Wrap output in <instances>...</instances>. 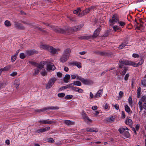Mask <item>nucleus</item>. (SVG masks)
Returning a JSON list of instances; mask_svg holds the SVG:
<instances>
[{
	"mask_svg": "<svg viewBox=\"0 0 146 146\" xmlns=\"http://www.w3.org/2000/svg\"><path fill=\"white\" fill-rule=\"evenodd\" d=\"M14 26L15 28L20 30H24L25 27L21 24L17 22H15L14 24Z\"/></svg>",
	"mask_w": 146,
	"mask_h": 146,
	"instance_id": "obj_11",
	"label": "nucleus"
},
{
	"mask_svg": "<svg viewBox=\"0 0 146 146\" xmlns=\"http://www.w3.org/2000/svg\"><path fill=\"white\" fill-rule=\"evenodd\" d=\"M129 76V73H127L125 75L124 77V79L125 81H127L128 80Z\"/></svg>",
	"mask_w": 146,
	"mask_h": 146,
	"instance_id": "obj_51",
	"label": "nucleus"
},
{
	"mask_svg": "<svg viewBox=\"0 0 146 146\" xmlns=\"http://www.w3.org/2000/svg\"><path fill=\"white\" fill-rule=\"evenodd\" d=\"M70 52L71 50L70 48H68L64 51L63 54L69 57Z\"/></svg>",
	"mask_w": 146,
	"mask_h": 146,
	"instance_id": "obj_20",
	"label": "nucleus"
},
{
	"mask_svg": "<svg viewBox=\"0 0 146 146\" xmlns=\"http://www.w3.org/2000/svg\"><path fill=\"white\" fill-rule=\"evenodd\" d=\"M39 122L43 124H54L55 123L54 121H49L48 120H40Z\"/></svg>",
	"mask_w": 146,
	"mask_h": 146,
	"instance_id": "obj_13",
	"label": "nucleus"
},
{
	"mask_svg": "<svg viewBox=\"0 0 146 146\" xmlns=\"http://www.w3.org/2000/svg\"><path fill=\"white\" fill-rule=\"evenodd\" d=\"M115 120V118L114 117H109L106 118V121L110 123H112L114 122Z\"/></svg>",
	"mask_w": 146,
	"mask_h": 146,
	"instance_id": "obj_19",
	"label": "nucleus"
},
{
	"mask_svg": "<svg viewBox=\"0 0 146 146\" xmlns=\"http://www.w3.org/2000/svg\"><path fill=\"white\" fill-rule=\"evenodd\" d=\"M57 95L60 98H63L65 96V94L64 93H61L58 94Z\"/></svg>",
	"mask_w": 146,
	"mask_h": 146,
	"instance_id": "obj_42",
	"label": "nucleus"
},
{
	"mask_svg": "<svg viewBox=\"0 0 146 146\" xmlns=\"http://www.w3.org/2000/svg\"><path fill=\"white\" fill-rule=\"evenodd\" d=\"M143 62V59H141L139 62L138 63V66L142 65Z\"/></svg>",
	"mask_w": 146,
	"mask_h": 146,
	"instance_id": "obj_54",
	"label": "nucleus"
},
{
	"mask_svg": "<svg viewBox=\"0 0 146 146\" xmlns=\"http://www.w3.org/2000/svg\"><path fill=\"white\" fill-rule=\"evenodd\" d=\"M103 92L102 89L100 90L94 95V98H96L100 97L102 96V94Z\"/></svg>",
	"mask_w": 146,
	"mask_h": 146,
	"instance_id": "obj_21",
	"label": "nucleus"
},
{
	"mask_svg": "<svg viewBox=\"0 0 146 146\" xmlns=\"http://www.w3.org/2000/svg\"><path fill=\"white\" fill-rule=\"evenodd\" d=\"M37 68L40 70L43 68V66L41 64H38L36 65Z\"/></svg>",
	"mask_w": 146,
	"mask_h": 146,
	"instance_id": "obj_44",
	"label": "nucleus"
},
{
	"mask_svg": "<svg viewBox=\"0 0 146 146\" xmlns=\"http://www.w3.org/2000/svg\"><path fill=\"white\" fill-rule=\"evenodd\" d=\"M17 72H13L11 74H10V76L13 77V76H16L17 75Z\"/></svg>",
	"mask_w": 146,
	"mask_h": 146,
	"instance_id": "obj_53",
	"label": "nucleus"
},
{
	"mask_svg": "<svg viewBox=\"0 0 146 146\" xmlns=\"http://www.w3.org/2000/svg\"><path fill=\"white\" fill-rule=\"evenodd\" d=\"M125 111L128 113V114H131L132 113V111L130 110L129 107L127 105L125 106Z\"/></svg>",
	"mask_w": 146,
	"mask_h": 146,
	"instance_id": "obj_25",
	"label": "nucleus"
},
{
	"mask_svg": "<svg viewBox=\"0 0 146 146\" xmlns=\"http://www.w3.org/2000/svg\"><path fill=\"white\" fill-rule=\"evenodd\" d=\"M128 131H125L124 133H123L122 135H121V137L124 139L129 138L130 137V135L129 133L128 132Z\"/></svg>",
	"mask_w": 146,
	"mask_h": 146,
	"instance_id": "obj_12",
	"label": "nucleus"
},
{
	"mask_svg": "<svg viewBox=\"0 0 146 146\" xmlns=\"http://www.w3.org/2000/svg\"><path fill=\"white\" fill-rule=\"evenodd\" d=\"M86 130L88 132H97L98 131L97 128H87L86 129Z\"/></svg>",
	"mask_w": 146,
	"mask_h": 146,
	"instance_id": "obj_24",
	"label": "nucleus"
},
{
	"mask_svg": "<svg viewBox=\"0 0 146 146\" xmlns=\"http://www.w3.org/2000/svg\"><path fill=\"white\" fill-rule=\"evenodd\" d=\"M11 61L12 62H14L16 59V56L14 55L12 56L11 57Z\"/></svg>",
	"mask_w": 146,
	"mask_h": 146,
	"instance_id": "obj_48",
	"label": "nucleus"
},
{
	"mask_svg": "<svg viewBox=\"0 0 146 146\" xmlns=\"http://www.w3.org/2000/svg\"><path fill=\"white\" fill-rule=\"evenodd\" d=\"M141 83L143 87H146V79H144L141 80Z\"/></svg>",
	"mask_w": 146,
	"mask_h": 146,
	"instance_id": "obj_34",
	"label": "nucleus"
},
{
	"mask_svg": "<svg viewBox=\"0 0 146 146\" xmlns=\"http://www.w3.org/2000/svg\"><path fill=\"white\" fill-rule=\"evenodd\" d=\"M29 62L31 64L35 66H36V65H37L38 64V63H37L35 62H34L33 61H30Z\"/></svg>",
	"mask_w": 146,
	"mask_h": 146,
	"instance_id": "obj_56",
	"label": "nucleus"
},
{
	"mask_svg": "<svg viewBox=\"0 0 146 146\" xmlns=\"http://www.w3.org/2000/svg\"><path fill=\"white\" fill-rule=\"evenodd\" d=\"M48 51L52 54H56L58 53L57 50L51 46H50Z\"/></svg>",
	"mask_w": 146,
	"mask_h": 146,
	"instance_id": "obj_18",
	"label": "nucleus"
},
{
	"mask_svg": "<svg viewBox=\"0 0 146 146\" xmlns=\"http://www.w3.org/2000/svg\"><path fill=\"white\" fill-rule=\"evenodd\" d=\"M69 57L63 54L62 56L60 58V61L62 62H64L66 61L67 60Z\"/></svg>",
	"mask_w": 146,
	"mask_h": 146,
	"instance_id": "obj_22",
	"label": "nucleus"
},
{
	"mask_svg": "<svg viewBox=\"0 0 146 146\" xmlns=\"http://www.w3.org/2000/svg\"><path fill=\"white\" fill-rule=\"evenodd\" d=\"M127 131H129V129L126 127H121L119 128V133L122 135Z\"/></svg>",
	"mask_w": 146,
	"mask_h": 146,
	"instance_id": "obj_17",
	"label": "nucleus"
},
{
	"mask_svg": "<svg viewBox=\"0 0 146 146\" xmlns=\"http://www.w3.org/2000/svg\"><path fill=\"white\" fill-rule=\"evenodd\" d=\"M70 77V75L69 74H66L63 79L64 82L65 83H67L69 82V80Z\"/></svg>",
	"mask_w": 146,
	"mask_h": 146,
	"instance_id": "obj_26",
	"label": "nucleus"
},
{
	"mask_svg": "<svg viewBox=\"0 0 146 146\" xmlns=\"http://www.w3.org/2000/svg\"><path fill=\"white\" fill-rule=\"evenodd\" d=\"M104 107L105 109H108L109 107L108 104H107V103L105 104Z\"/></svg>",
	"mask_w": 146,
	"mask_h": 146,
	"instance_id": "obj_63",
	"label": "nucleus"
},
{
	"mask_svg": "<svg viewBox=\"0 0 146 146\" xmlns=\"http://www.w3.org/2000/svg\"><path fill=\"white\" fill-rule=\"evenodd\" d=\"M110 26L113 25L117 23H119V16L117 14H114L112 17L110 18L109 21Z\"/></svg>",
	"mask_w": 146,
	"mask_h": 146,
	"instance_id": "obj_3",
	"label": "nucleus"
},
{
	"mask_svg": "<svg viewBox=\"0 0 146 146\" xmlns=\"http://www.w3.org/2000/svg\"><path fill=\"white\" fill-rule=\"evenodd\" d=\"M128 44V42L127 41H124L121 43L120 45H119V48L122 49L125 47Z\"/></svg>",
	"mask_w": 146,
	"mask_h": 146,
	"instance_id": "obj_27",
	"label": "nucleus"
},
{
	"mask_svg": "<svg viewBox=\"0 0 146 146\" xmlns=\"http://www.w3.org/2000/svg\"><path fill=\"white\" fill-rule=\"evenodd\" d=\"M76 78L77 79H78L86 85H88L90 84V81L89 80L85 79L80 76H79L78 74H76Z\"/></svg>",
	"mask_w": 146,
	"mask_h": 146,
	"instance_id": "obj_6",
	"label": "nucleus"
},
{
	"mask_svg": "<svg viewBox=\"0 0 146 146\" xmlns=\"http://www.w3.org/2000/svg\"><path fill=\"white\" fill-rule=\"evenodd\" d=\"M76 78L77 79H78L86 85H88L90 84V81L89 80L85 79L80 76H79L78 74H76Z\"/></svg>",
	"mask_w": 146,
	"mask_h": 146,
	"instance_id": "obj_7",
	"label": "nucleus"
},
{
	"mask_svg": "<svg viewBox=\"0 0 146 146\" xmlns=\"http://www.w3.org/2000/svg\"><path fill=\"white\" fill-rule=\"evenodd\" d=\"M125 123L127 125H131L133 124V121L132 120L129 118H127L125 121Z\"/></svg>",
	"mask_w": 146,
	"mask_h": 146,
	"instance_id": "obj_28",
	"label": "nucleus"
},
{
	"mask_svg": "<svg viewBox=\"0 0 146 146\" xmlns=\"http://www.w3.org/2000/svg\"><path fill=\"white\" fill-rule=\"evenodd\" d=\"M141 88L140 87H139L137 89V96L138 98L140 97L141 95Z\"/></svg>",
	"mask_w": 146,
	"mask_h": 146,
	"instance_id": "obj_33",
	"label": "nucleus"
},
{
	"mask_svg": "<svg viewBox=\"0 0 146 146\" xmlns=\"http://www.w3.org/2000/svg\"><path fill=\"white\" fill-rule=\"evenodd\" d=\"M101 29L100 28H98L94 31L93 35L89 36H82L79 37V38L80 39L88 40L96 38L99 35L100 31Z\"/></svg>",
	"mask_w": 146,
	"mask_h": 146,
	"instance_id": "obj_2",
	"label": "nucleus"
},
{
	"mask_svg": "<svg viewBox=\"0 0 146 146\" xmlns=\"http://www.w3.org/2000/svg\"><path fill=\"white\" fill-rule=\"evenodd\" d=\"M123 96V92L122 91L119 92V100Z\"/></svg>",
	"mask_w": 146,
	"mask_h": 146,
	"instance_id": "obj_49",
	"label": "nucleus"
},
{
	"mask_svg": "<svg viewBox=\"0 0 146 146\" xmlns=\"http://www.w3.org/2000/svg\"><path fill=\"white\" fill-rule=\"evenodd\" d=\"M130 65L129 66H131L134 67H138L139 66L138 63H136L135 62L130 61Z\"/></svg>",
	"mask_w": 146,
	"mask_h": 146,
	"instance_id": "obj_31",
	"label": "nucleus"
},
{
	"mask_svg": "<svg viewBox=\"0 0 146 146\" xmlns=\"http://www.w3.org/2000/svg\"><path fill=\"white\" fill-rule=\"evenodd\" d=\"M74 65L76 66L78 68H80L82 67L81 64L80 62H76L73 63Z\"/></svg>",
	"mask_w": 146,
	"mask_h": 146,
	"instance_id": "obj_32",
	"label": "nucleus"
},
{
	"mask_svg": "<svg viewBox=\"0 0 146 146\" xmlns=\"http://www.w3.org/2000/svg\"><path fill=\"white\" fill-rule=\"evenodd\" d=\"M47 70H54L56 68L54 65V64L51 63V62H49V63L47 64Z\"/></svg>",
	"mask_w": 146,
	"mask_h": 146,
	"instance_id": "obj_9",
	"label": "nucleus"
},
{
	"mask_svg": "<svg viewBox=\"0 0 146 146\" xmlns=\"http://www.w3.org/2000/svg\"><path fill=\"white\" fill-rule=\"evenodd\" d=\"M50 46L46 45L45 44H41L40 46V48L47 50L48 51L49 50V48H50Z\"/></svg>",
	"mask_w": 146,
	"mask_h": 146,
	"instance_id": "obj_30",
	"label": "nucleus"
},
{
	"mask_svg": "<svg viewBox=\"0 0 146 146\" xmlns=\"http://www.w3.org/2000/svg\"><path fill=\"white\" fill-rule=\"evenodd\" d=\"M132 57L134 58H138L139 57V55L137 54L133 53L132 54Z\"/></svg>",
	"mask_w": 146,
	"mask_h": 146,
	"instance_id": "obj_50",
	"label": "nucleus"
},
{
	"mask_svg": "<svg viewBox=\"0 0 146 146\" xmlns=\"http://www.w3.org/2000/svg\"><path fill=\"white\" fill-rule=\"evenodd\" d=\"M90 12L88 8H86L85 10H83L81 13H80L78 15V16L79 17H82L89 13Z\"/></svg>",
	"mask_w": 146,
	"mask_h": 146,
	"instance_id": "obj_14",
	"label": "nucleus"
},
{
	"mask_svg": "<svg viewBox=\"0 0 146 146\" xmlns=\"http://www.w3.org/2000/svg\"><path fill=\"white\" fill-rule=\"evenodd\" d=\"M41 74L43 76H45L47 75V72L45 71L41 72Z\"/></svg>",
	"mask_w": 146,
	"mask_h": 146,
	"instance_id": "obj_61",
	"label": "nucleus"
},
{
	"mask_svg": "<svg viewBox=\"0 0 146 146\" xmlns=\"http://www.w3.org/2000/svg\"><path fill=\"white\" fill-rule=\"evenodd\" d=\"M71 78H72V79H74L76 78V74H74L73 75H71Z\"/></svg>",
	"mask_w": 146,
	"mask_h": 146,
	"instance_id": "obj_60",
	"label": "nucleus"
},
{
	"mask_svg": "<svg viewBox=\"0 0 146 146\" xmlns=\"http://www.w3.org/2000/svg\"><path fill=\"white\" fill-rule=\"evenodd\" d=\"M64 123L67 125H73L74 122L68 120H65L64 121Z\"/></svg>",
	"mask_w": 146,
	"mask_h": 146,
	"instance_id": "obj_23",
	"label": "nucleus"
},
{
	"mask_svg": "<svg viewBox=\"0 0 146 146\" xmlns=\"http://www.w3.org/2000/svg\"><path fill=\"white\" fill-rule=\"evenodd\" d=\"M11 66L10 65H9L6 66L3 68L0 69L1 70L2 72L3 71H8L11 68Z\"/></svg>",
	"mask_w": 146,
	"mask_h": 146,
	"instance_id": "obj_29",
	"label": "nucleus"
},
{
	"mask_svg": "<svg viewBox=\"0 0 146 146\" xmlns=\"http://www.w3.org/2000/svg\"><path fill=\"white\" fill-rule=\"evenodd\" d=\"M139 128V125L137 124L136 125L135 127V129H136L137 131H138Z\"/></svg>",
	"mask_w": 146,
	"mask_h": 146,
	"instance_id": "obj_64",
	"label": "nucleus"
},
{
	"mask_svg": "<svg viewBox=\"0 0 146 146\" xmlns=\"http://www.w3.org/2000/svg\"><path fill=\"white\" fill-rule=\"evenodd\" d=\"M69 88V86L67 85L63 86L62 87H61L59 89V91H62L63 90H64L65 89H67Z\"/></svg>",
	"mask_w": 146,
	"mask_h": 146,
	"instance_id": "obj_39",
	"label": "nucleus"
},
{
	"mask_svg": "<svg viewBox=\"0 0 146 146\" xmlns=\"http://www.w3.org/2000/svg\"><path fill=\"white\" fill-rule=\"evenodd\" d=\"M37 28L38 30H39V31H40L44 33H46V32L45 30H43L42 29H41L40 27H37Z\"/></svg>",
	"mask_w": 146,
	"mask_h": 146,
	"instance_id": "obj_58",
	"label": "nucleus"
},
{
	"mask_svg": "<svg viewBox=\"0 0 146 146\" xmlns=\"http://www.w3.org/2000/svg\"><path fill=\"white\" fill-rule=\"evenodd\" d=\"M74 84L75 85L78 86H80L81 85V82L78 81H74Z\"/></svg>",
	"mask_w": 146,
	"mask_h": 146,
	"instance_id": "obj_35",
	"label": "nucleus"
},
{
	"mask_svg": "<svg viewBox=\"0 0 146 146\" xmlns=\"http://www.w3.org/2000/svg\"><path fill=\"white\" fill-rule=\"evenodd\" d=\"M73 97L72 95H67L64 97L65 99L66 100H70L72 99Z\"/></svg>",
	"mask_w": 146,
	"mask_h": 146,
	"instance_id": "obj_40",
	"label": "nucleus"
},
{
	"mask_svg": "<svg viewBox=\"0 0 146 146\" xmlns=\"http://www.w3.org/2000/svg\"><path fill=\"white\" fill-rule=\"evenodd\" d=\"M59 108H60L58 106L46 107L37 110L36 111L37 112H41L47 110H57Z\"/></svg>",
	"mask_w": 146,
	"mask_h": 146,
	"instance_id": "obj_4",
	"label": "nucleus"
},
{
	"mask_svg": "<svg viewBox=\"0 0 146 146\" xmlns=\"http://www.w3.org/2000/svg\"><path fill=\"white\" fill-rule=\"evenodd\" d=\"M126 25V23L124 21H119V32L122 31L121 28H123Z\"/></svg>",
	"mask_w": 146,
	"mask_h": 146,
	"instance_id": "obj_15",
	"label": "nucleus"
},
{
	"mask_svg": "<svg viewBox=\"0 0 146 146\" xmlns=\"http://www.w3.org/2000/svg\"><path fill=\"white\" fill-rule=\"evenodd\" d=\"M25 57V54L23 53H22L20 54V57L22 59H24Z\"/></svg>",
	"mask_w": 146,
	"mask_h": 146,
	"instance_id": "obj_45",
	"label": "nucleus"
},
{
	"mask_svg": "<svg viewBox=\"0 0 146 146\" xmlns=\"http://www.w3.org/2000/svg\"><path fill=\"white\" fill-rule=\"evenodd\" d=\"M119 63L120 64V65H119V68H122L121 66L123 64L129 65H130V61L128 60H124L119 61Z\"/></svg>",
	"mask_w": 146,
	"mask_h": 146,
	"instance_id": "obj_8",
	"label": "nucleus"
},
{
	"mask_svg": "<svg viewBox=\"0 0 146 146\" xmlns=\"http://www.w3.org/2000/svg\"><path fill=\"white\" fill-rule=\"evenodd\" d=\"M109 32L108 31H106L105 33L103 35V37H107L108 35Z\"/></svg>",
	"mask_w": 146,
	"mask_h": 146,
	"instance_id": "obj_59",
	"label": "nucleus"
},
{
	"mask_svg": "<svg viewBox=\"0 0 146 146\" xmlns=\"http://www.w3.org/2000/svg\"><path fill=\"white\" fill-rule=\"evenodd\" d=\"M4 23L6 27H9L11 25L10 22L8 20H6L5 22Z\"/></svg>",
	"mask_w": 146,
	"mask_h": 146,
	"instance_id": "obj_38",
	"label": "nucleus"
},
{
	"mask_svg": "<svg viewBox=\"0 0 146 146\" xmlns=\"http://www.w3.org/2000/svg\"><path fill=\"white\" fill-rule=\"evenodd\" d=\"M121 117L122 118H124L125 117V115L124 111H122V112Z\"/></svg>",
	"mask_w": 146,
	"mask_h": 146,
	"instance_id": "obj_55",
	"label": "nucleus"
},
{
	"mask_svg": "<svg viewBox=\"0 0 146 146\" xmlns=\"http://www.w3.org/2000/svg\"><path fill=\"white\" fill-rule=\"evenodd\" d=\"M56 80V79L54 77L51 78L46 85V89H49L54 84Z\"/></svg>",
	"mask_w": 146,
	"mask_h": 146,
	"instance_id": "obj_5",
	"label": "nucleus"
},
{
	"mask_svg": "<svg viewBox=\"0 0 146 146\" xmlns=\"http://www.w3.org/2000/svg\"><path fill=\"white\" fill-rule=\"evenodd\" d=\"M84 26V24H81L78 25L74 26L72 28L65 26L63 28H60L57 27H54L53 28V29L55 32L57 33L68 34L70 33H73L79 30Z\"/></svg>",
	"mask_w": 146,
	"mask_h": 146,
	"instance_id": "obj_1",
	"label": "nucleus"
},
{
	"mask_svg": "<svg viewBox=\"0 0 146 146\" xmlns=\"http://www.w3.org/2000/svg\"><path fill=\"white\" fill-rule=\"evenodd\" d=\"M50 127H46L44 128H41L39 129H36L35 131L38 133H42L45 131L48 130L50 129Z\"/></svg>",
	"mask_w": 146,
	"mask_h": 146,
	"instance_id": "obj_10",
	"label": "nucleus"
},
{
	"mask_svg": "<svg viewBox=\"0 0 146 146\" xmlns=\"http://www.w3.org/2000/svg\"><path fill=\"white\" fill-rule=\"evenodd\" d=\"M141 101L143 102H146V96H144L142 97L141 99Z\"/></svg>",
	"mask_w": 146,
	"mask_h": 146,
	"instance_id": "obj_46",
	"label": "nucleus"
},
{
	"mask_svg": "<svg viewBox=\"0 0 146 146\" xmlns=\"http://www.w3.org/2000/svg\"><path fill=\"white\" fill-rule=\"evenodd\" d=\"M36 52L35 50H27L26 51V54L29 56H31L34 54Z\"/></svg>",
	"mask_w": 146,
	"mask_h": 146,
	"instance_id": "obj_16",
	"label": "nucleus"
},
{
	"mask_svg": "<svg viewBox=\"0 0 146 146\" xmlns=\"http://www.w3.org/2000/svg\"><path fill=\"white\" fill-rule=\"evenodd\" d=\"M112 26H113V30L115 31H116L118 29H119V28H118V26L117 25H112Z\"/></svg>",
	"mask_w": 146,
	"mask_h": 146,
	"instance_id": "obj_52",
	"label": "nucleus"
},
{
	"mask_svg": "<svg viewBox=\"0 0 146 146\" xmlns=\"http://www.w3.org/2000/svg\"><path fill=\"white\" fill-rule=\"evenodd\" d=\"M47 141L48 142L51 143H53L54 141L52 138H48Z\"/></svg>",
	"mask_w": 146,
	"mask_h": 146,
	"instance_id": "obj_47",
	"label": "nucleus"
},
{
	"mask_svg": "<svg viewBox=\"0 0 146 146\" xmlns=\"http://www.w3.org/2000/svg\"><path fill=\"white\" fill-rule=\"evenodd\" d=\"M40 70V69L39 70L37 68H36V69H35V72L33 73V75H37L38 74Z\"/></svg>",
	"mask_w": 146,
	"mask_h": 146,
	"instance_id": "obj_43",
	"label": "nucleus"
},
{
	"mask_svg": "<svg viewBox=\"0 0 146 146\" xmlns=\"http://www.w3.org/2000/svg\"><path fill=\"white\" fill-rule=\"evenodd\" d=\"M98 53L102 56H107L108 55V53L105 52H99Z\"/></svg>",
	"mask_w": 146,
	"mask_h": 146,
	"instance_id": "obj_37",
	"label": "nucleus"
},
{
	"mask_svg": "<svg viewBox=\"0 0 146 146\" xmlns=\"http://www.w3.org/2000/svg\"><path fill=\"white\" fill-rule=\"evenodd\" d=\"M127 70V69L126 68L124 67L123 69V70L122 71V72L120 73V74L122 76L124 75L125 73H126Z\"/></svg>",
	"mask_w": 146,
	"mask_h": 146,
	"instance_id": "obj_36",
	"label": "nucleus"
},
{
	"mask_svg": "<svg viewBox=\"0 0 146 146\" xmlns=\"http://www.w3.org/2000/svg\"><path fill=\"white\" fill-rule=\"evenodd\" d=\"M62 74L60 72H58L57 73V76L59 77H61L62 76Z\"/></svg>",
	"mask_w": 146,
	"mask_h": 146,
	"instance_id": "obj_62",
	"label": "nucleus"
},
{
	"mask_svg": "<svg viewBox=\"0 0 146 146\" xmlns=\"http://www.w3.org/2000/svg\"><path fill=\"white\" fill-rule=\"evenodd\" d=\"M79 88L77 87H71V90L78 92Z\"/></svg>",
	"mask_w": 146,
	"mask_h": 146,
	"instance_id": "obj_41",
	"label": "nucleus"
},
{
	"mask_svg": "<svg viewBox=\"0 0 146 146\" xmlns=\"http://www.w3.org/2000/svg\"><path fill=\"white\" fill-rule=\"evenodd\" d=\"M95 8V7L94 6H91L90 7H89L88 8V9H89L90 11L94 10Z\"/></svg>",
	"mask_w": 146,
	"mask_h": 146,
	"instance_id": "obj_57",
	"label": "nucleus"
}]
</instances>
